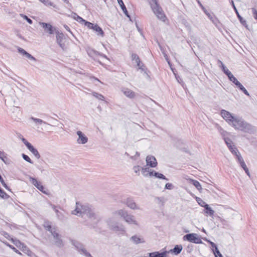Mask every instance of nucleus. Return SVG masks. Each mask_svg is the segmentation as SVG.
Segmentation results:
<instances>
[{"mask_svg":"<svg viewBox=\"0 0 257 257\" xmlns=\"http://www.w3.org/2000/svg\"><path fill=\"white\" fill-rule=\"evenodd\" d=\"M72 214L82 217L86 215L89 218L88 223L93 227L100 220L99 217L95 214L93 209L90 206L86 205H81L78 203H76V208L72 211Z\"/></svg>","mask_w":257,"mask_h":257,"instance_id":"nucleus-1","label":"nucleus"},{"mask_svg":"<svg viewBox=\"0 0 257 257\" xmlns=\"http://www.w3.org/2000/svg\"><path fill=\"white\" fill-rule=\"evenodd\" d=\"M226 121L234 128L248 133H253L255 129L254 126L244 121L241 118L233 116L230 112L226 110Z\"/></svg>","mask_w":257,"mask_h":257,"instance_id":"nucleus-2","label":"nucleus"},{"mask_svg":"<svg viewBox=\"0 0 257 257\" xmlns=\"http://www.w3.org/2000/svg\"><path fill=\"white\" fill-rule=\"evenodd\" d=\"M44 226L46 230L51 233L52 236V241L53 243L59 248L62 247L64 246V243L61 238V235L59 234L58 229L55 227H52L49 222H45Z\"/></svg>","mask_w":257,"mask_h":257,"instance_id":"nucleus-3","label":"nucleus"},{"mask_svg":"<svg viewBox=\"0 0 257 257\" xmlns=\"http://www.w3.org/2000/svg\"><path fill=\"white\" fill-rule=\"evenodd\" d=\"M148 1L152 11L158 19L163 22H165L166 17L162 10V9L158 4L157 0H148Z\"/></svg>","mask_w":257,"mask_h":257,"instance_id":"nucleus-4","label":"nucleus"},{"mask_svg":"<svg viewBox=\"0 0 257 257\" xmlns=\"http://www.w3.org/2000/svg\"><path fill=\"white\" fill-rule=\"evenodd\" d=\"M114 216H119L122 217L125 221L130 224L138 225L139 223L135 217L132 214H128L127 212L123 209H119L113 212Z\"/></svg>","mask_w":257,"mask_h":257,"instance_id":"nucleus-5","label":"nucleus"},{"mask_svg":"<svg viewBox=\"0 0 257 257\" xmlns=\"http://www.w3.org/2000/svg\"><path fill=\"white\" fill-rule=\"evenodd\" d=\"M112 216L106 220V223L108 225L109 227L115 231H118L121 233L125 232V228L122 224H119L116 221V217L117 216H114L113 213H112Z\"/></svg>","mask_w":257,"mask_h":257,"instance_id":"nucleus-6","label":"nucleus"},{"mask_svg":"<svg viewBox=\"0 0 257 257\" xmlns=\"http://www.w3.org/2000/svg\"><path fill=\"white\" fill-rule=\"evenodd\" d=\"M183 239L194 243L199 244L202 243L201 239L196 233L187 234L184 236Z\"/></svg>","mask_w":257,"mask_h":257,"instance_id":"nucleus-7","label":"nucleus"},{"mask_svg":"<svg viewBox=\"0 0 257 257\" xmlns=\"http://www.w3.org/2000/svg\"><path fill=\"white\" fill-rule=\"evenodd\" d=\"M22 141L23 143L25 145V146L27 147V149L34 155V156L37 159H40L41 157V156L38 152V150L35 149L32 145L28 142L26 139L23 138L22 139Z\"/></svg>","mask_w":257,"mask_h":257,"instance_id":"nucleus-8","label":"nucleus"},{"mask_svg":"<svg viewBox=\"0 0 257 257\" xmlns=\"http://www.w3.org/2000/svg\"><path fill=\"white\" fill-rule=\"evenodd\" d=\"M31 183L34 185L38 190L45 194H48V192L45 189L41 182L38 181L36 179L32 177H29Z\"/></svg>","mask_w":257,"mask_h":257,"instance_id":"nucleus-9","label":"nucleus"},{"mask_svg":"<svg viewBox=\"0 0 257 257\" xmlns=\"http://www.w3.org/2000/svg\"><path fill=\"white\" fill-rule=\"evenodd\" d=\"M226 145L234 156L239 153L234 143L226 138Z\"/></svg>","mask_w":257,"mask_h":257,"instance_id":"nucleus-10","label":"nucleus"},{"mask_svg":"<svg viewBox=\"0 0 257 257\" xmlns=\"http://www.w3.org/2000/svg\"><path fill=\"white\" fill-rule=\"evenodd\" d=\"M39 25L43 28L44 31L49 34H53L56 29L50 24L44 22H39Z\"/></svg>","mask_w":257,"mask_h":257,"instance_id":"nucleus-11","label":"nucleus"},{"mask_svg":"<svg viewBox=\"0 0 257 257\" xmlns=\"http://www.w3.org/2000/svg\"><path fill=\"white\" fill-rule=\"evenodd\" d=\"M77 135L78 136L77 139V142L79 144H85L87 143L88 139L86 135L81 131H78L76 132Z\"/></svg>","mask_w":257,"mask_h":257,"instance_id":"nucleus-12","label":"nucleus"},{"mask_svg":"<svg viewBox=\"0 0 257 257\" xmlns=\"http://www.w3.org/2000/svg\"><path fill=\"white\" fill-rule=\"evenodd\" d=\"M147 166L152 168L156 167L157 165V162L155 157L152 155H148L146 159Z\"/></svg>","mask_w":257,"mask_h":257,"instance_id":"nucleus-13","label":"nucleus"},{"mask_svg":"<svg viewBox=\"0 0 257 257\" xmlns=\"http://www.w3.org/2000/svg\"><path fill=\"white\" fill-rule=\"evenodd\" d=\"M230 3L231 4V5H232L234 11L235 12V13L237 15V17L240 23L242 24V25L244 26L246 28L248 29V25L246 23V21L245 20H244L243 18L239 15L236 8L235 6L233 1H231L230 2Z\"/></svg>","mask_w":257,"mask_h":257,"instance_id":"nucleus-14","label":"nucleus"},{"mask_svg":"<svg viewBox=\"0 0 257 257\" xmlns=\"http://www.w3.org/2000/svg\"><path fill=\"white\" fill-rule=\"evenodd\" d=\"M55 33L56 34V41L57 44L60 46V47L64 49L65 48V44L63 42L64 39V35L62 33H60L58 31H55Z\"/></svg>","mask_w":257,"mask_h":257,"instance_id":"nucleus-15","label":"nucleus"},{"mask_svg":"<svg viewBox=\"0 0 257 257\" xmlns=\"http://www.w3.org/2000/svg\"><path fill=\"white\" fill-rule=\"evenodd\" d=\"M125 203L128 207L132 209H140V207L136 204L135 201L131 198H127L125 201Z\"/></svg>","mask_w":257,"mask_h":257,"instance_id":"nucleus-16","label":"nucleus"},{"mask_svg":"<svg viewBox=\"0 0 257 257\" xmlns=\"http://www.w3.org/2000/svg\"><path fill=\"white\" fill-rule=\"evenodd\" d=\"M121 91L126 97L130 99H133L136 96L135 93L130 89L122 88Z\"/></svg>","mask_w":257,"mask_h":257,"instance_id":"nucleus-17","label":"nucleus"},{"mask_svg":"<svg viewBox=\"0 0 257 257\" xmlns=\"http://www.w3.org/2000/svg\"><path fill=\"white\" fill-rule=\"evenodd\" d=\"M226 75L228 77L229 80L231 81L235 86L240 82L233 76L231 72L226 68Z\"/></svg>","mask_w":257,"mask_h":257,"instance_id":"nucleus-18","label":"nucleus"},{"mask_svg":"<svg viewBox=\"0 0 257 257\" xmlns=\"http://www.w3.org/2000/svg\"><path fill=\"white\" fill-rule=\"evenodd\" d=\"M198 3L199 6L201 7L202 10L203 11L204 13L208 16V18L214 24H216V20L213 18V16L207 12L206 9L203 6L202 4L200 2V1H198Z\"/></svg>","mask_w":257,"mask_h":257,"instance_id":"nucleus-19","label":"nucleus"},{"mask_svg":"<svg viewBox=\"0 0 257 257\" xmlns=\"http://www.w3.org/2000/svg\"><path fill=\"white\" fill-rule=\"evenodd\" d=\"M167 252L166 251L159 252V251H155L149 253L150 257H167Z\"/></svg>","mask_w":257,"mask_h":257,"instance_id":"nucleus-20","label":"nucleus"},{"mask_svg":"<svg viewBox=\"0 0 257 257\" xmlns=\"http://www.w3.org/2000/svg\"><path fill=\"white\" fill-rule=\"evenodd\" d=\"M92 30L95 32L97 36H100L101 37L104 36V33L103 30L98 25L95 24Z\"/></svg>","mask_w":257,"mask_h":257,"instance_id":"nucleus-21","label":"nucleus"},{"mask_svg":"<svg viewBox=\"0 0 257 257\" xmlns=\"http://www.w3.org/2000/svg\"><path fill=\"white\" fill-rule=\"evenodd\" d=\"M30 119L33 120L34 122L35 123V125L39 126L43 123L44 124H48L46 122L43 121L42 119L37 118L34 117H31L30 118Z\"/></svg>","mask_w":257,"mask_h":257,"instance_id":"nucleus-22","label":"nucleus"},{"mask_svg":"<svg viewBox=\"0 0 257 257\" xmlns=\"http://www.w3.org/2000/svg\"><path fill=\"white\" fill-rule=\"evenodd\" d=\"M131 239L136 244L145 242V240L143 238H141L136 235L132 236Z\"/></svg>","mask_w":257,"mask_h":257,"instance_id":"nucleus-23","label":"nucleus"},{"mask_svg":"<svg viewBox=\"0 0 257 257\" xmlns=\"http://www.w3.org/2000/svg\"><path fill=\"white\" fill-rule=\"evenodd\" d=\"M72 244L75 246L78 249H79L80 251H82V249H84V247L83 246V245L76 240H72Z\"/></svg>","mask_w":257,"mask_h":257,"instance_id":"nucleus-24","label":"nucleus"},{"mask_svg":"<svg viewBox=\"0 0 257 257\" xmlns=\"http://www.w3.org/2000/svg\"><path fill=\"white\" fill-rule=\"evenodd\" d=\"M182 250V245H176L173 249L171 250V251L174 252L175 254H178L181 252Z\"/></svg>","mask_w":257,"mask_h":257,"instance_id":"nucleus-25","label":"nucleus"},{"mask_svg":"<svg viewBox=\"0 0 257 257\" xmlns=\"http://www.w3.org/2000/svg\"><path fill=\"white\" fill-rule=\"evenodd\" d=\"M205 213L208 215L212 216L214 214V211L207 204L205 207Z\"/></svg>","mask_w":257,"mask_h":257,"instance_id":"nucleus-26","label":"nucleus"},{"mask_svg":"<svg viewBox=\"0 0 257 257\" xmlns=\"http://www.w3.org/2000/svg\"><path fill=\"white\" fill-rule=\"evenodd\" d=\"M240 90L242 91L246 95L249 96V94L244 87L240 83H238L236 86Z\"/></svg>","mask_w":257,"mask_h":257,"instance_id":"nucleus-27","label":"nucleus"},{"mask_svg":"<svg viewBox=\"0 0 257 257\" xmlns=\"http://www.w3.org/2000/svg\"><path fill=\"white\" fill-rule=\"evenodd\" d=\"M240 167L244 170L245 173L250 177V173L247 168L244 161H242V162L239 163Z\"/></svg>","mask_w":257,"mask_h":257,"instance_id":"nucleus-28","label":"nucleus"},{"mask_svg":"<svg viewBox=\"0 0 257 257\" xmlns=\"http://www.w3.org/2000/svg\"><path fill=\"white\" fill-rule=\"evenodd\" d=\"M190 181L191 183H192L194 186L198 190H200L201 189L202 187H201V184H200V183L196 181V180H192V179H190Z\"/></svg>","mask_w":257,"mask_h":257,"instance_id":"nucleus-29","label":"nucleus"},{"mask_svg":"<svg viewBox=\"0 0 257 257\" xmlns=\"http://www.w3.org/2000/svg\"><path fill=\"white\" fill-rule=\"evenodd\" d=\"M141 170L142 174L145 177H148V173L150 171H151V169L148 167H144L141 168Z\"/></svg>","mask_w":257,"mask_h":257,"instance_id":"nucleus-30","label":"nucleus"},{"mask_svg":"<svg viewBox=\"0 0 257 257\" xmlns=\"http://www.w3.org/2000/svg\"><path fill=\"white\" fill-rule=\"evenodd\" d=\"M92 95L94 96L95 98H96L97 99H98V100H104V96L101 94H99L98 93H97L96 92H93L92 93Z\"/></svg>","mask_w":257,"mask_h":257,"instance_id":"nucleus-31","label":"nucleus"},{"mask_svg":"<svg viewBox=\"0 0 257 257\" xmlns=\"http://www.w3.org/2000/svg\"><path fill=\"white\" fill-rule=\"evenodd\" d=\"M154 176L157 178L168 180V179L163 174L159 172H155Z\"/></svg>","mask_w":257,"mask_h":257,"instance_id":"nucleus-32","label":"nucleus"},{"mask_svg":"<svg viewBox=\"0 0 257 257\" xmlns=\"http://www.w3.org/2000/svg\"><path fill=\"white\" fill-rule=\"evenodd\" d=\"M40 2H41L42 3H43L45 6H52L53 7H55V6L54 5V4L51 2L50 0H39Z\"/></svg>","mask_w":257,"mask_h":257,"instance_id":"nucleus-33","label":"nucleus"},{"mask_svg":"<svg viewBox=\"0 0 257 257\" xmlns=\"http://www.w3.org/2000/svg\"><path fill=\"white\" fill-rule=\"evenodd\" d=\"M0 159L5 163H6V160L8 159L6 154L4 152L0 151Z\"/></svg>","mask_w":257,"mask_h":257,"instance_id":"nucleus-34","label":"nucleus"},{"mask_svg":"<svg viewBox=\"0 0 257 257\" xmlns=\"http://www.w3.org/2000/svg\"><path fill=\"white\" fill-rule=\"evenodd\" d=\"M73 15V18L75 20H76L77 22L81 23H83V22H84V20L78 15H77L76 14L74 13Z\"/></svg>","mask_w":257,"mask_h":257,"instance_id":"nucleus-35","label":"nucleus"},{"mask_svg":"<svg viewBox=\"0 0 257 257\" xmlns=\"http://www.w3.org/2000/svg\"><path fill=\"white\" fill-rule=\"evenodd\" d=\"M212 250L216 257H223L217 247H215Z\"/></svg>","mask_w":257,"mask_h":257,"instance_id":"nucleus-36","label":"nucleus"},{"mask_svg":"<svg viewBox=\"0 0 257 257\" xmlns=\"http://www.w3.org/2000/svg\"><path fill=\"white\" fill-rule=\"evenodd\" d=\"M234 156L239 164L244 161L240 153H237V155H235Z\"/></svg>","mask_w":257,"mask_h":257,"instance_id":"nucleus-37","label":"nucleus"},{"mask_svg":"<svg viewBox=\"0 0 257 257\" xmlns=\"http://www.w3.org/2000/svg\"><path fill=\"white\" fill-rule=\"evenodd\" d=\"M83 23L84 24L85 26H87V28H88L90 29H93L95 24H93L90 22L86 21L84 20V22H83Z\"/></svg>","mask_w":257,"mask_h":257,"instance_id":"nucleus-38","label":"nucleus"},{"mask_svg":"<svg viewBox=\"0 0 257 257\" xmlns=\"http://www.w3.org/2000/svg\"><path fill=\"white\" fill-rule=\"evenodd\" d=\"M20 16L22 18H23L24 19H25V20L27 21V22L30 24H32L33 23V21L31 19H30V18H29L26 15H25L24 14H20Z\"/></svg>","mask_w":257,"mask_h":257,"instance_id":"nucleus-39","label":"nucleus"},{"mask_svg":"<svg viewBox=\"0 0 257 257\" xmlns=\"http://www.w3.org/2000/svg\"><path fill=\"white\" fill-rule=\"evenodd\" d=\"M0 196L3 199H7L9 195L0 188Z\"/></svg>","mask_w":257,"mask_h":257,"instance_id":"nucleus-40","label":"nucleus"},{"mask_svg":"<svg viewBox=\"0 0 257 257\" xmlns=\"http://www.w3.org/2000/svg\"><path fill=\"white\" fill-rule=\"evenodd\" d=\"M216 127L217 130L220 132L221 135H222V139L225 141V135L224 134V131L223 128H222L219 125L216 124Z\"/></svg>","mask_w":257,"mask_h":257,"instance_id":"nucleus-41","label":"nucleus"},{"mask_svg":"<svg viewBox=\"0 0 257 257\" xmlns=\"http://www.w3.org/2000/svg\"><path fill=\"white\" fill-rule=\"evenodd\" d=\"M197 201L200 206L204 208L205 207L206 205H207V204H206L203 200L199 198H197Z\"/></svg>","mask_w":257,"mask_h":257,"instance_id":"nucleus-42","label":"nucleus"},{"mask_svg":"<svg viewBox=\"0 0 257 257\" xmlns=\"http://www.w3.org/2000/svg\"><path fill=\"white\" fill-rule=\"evenodd\" d=\"M141 168L140 166H135L133 167L134 171L138 175H140V171L141 169Z\"/></svg>","mask_w":257,"mask_h":257,"instance_id":"nucleus-43","label":"nucleus"},{"mask_svg":"<svg viewBox=\"0 0 257 257\" xmlns=\"http://www.w3.org/2000/svg\"><path fill=\"white\" fill-rule=\"evenodd\" d=\"M22 157L24 159V160H25L26 161H27L31 164H33V162L32 161V160H31V159L30 158V157L28 156H27L24 154H23Z\"/></svg>","mask_w":257,"mask_h":257,"instance_id":"nucleus-44","label":"nucleus"},{"mask_svg":"<svg viewBox=\"0 0 257 257\" xmlns=\"http://www.w3.org/2000/svg\"><path fill=\"white\" fill-rule=\"evenodd\" d=\"M118 3L119 4L120 7H121V9L122 11H125L126 8H125V5H124L123 2L122 0H117Z\"/></svg>","mask_w":257,"mask_h":257,"instance_id":"nucleus-45","label":"nucleus"},{"mask_svg":"<svg viewBox=\"0 0 257 257\" xmlns=\"http://www.w3.org/2000/svg\"><path fill=\"white\" fill-rule=\"evenodd\" d=\"M18 50V52L20 53H21L22 55H23L25 57L26 56L27 54L28 53L24 49H23L21 48H19Z\"/></svg>","mask_w":257,"mask_h":257,"instance_id":"nucleus-46","label":"nucleus"},{"mask_svg":"<svg viewBox=\"0 0 257 257\" xmlns=\"http://www.w3.org/2000/svg\"><path fill=\"white\" fill-rule=\"evenodd\" d=\"M81 252L85 255L86 257H92L90 253H89L85 248L82 249Z\"/></svg>","mask_w":257,"mask_h":257,"instance_id":"nucleus-47","label":"nucleus"},{"mask_svg":"<svg viewBox=\"0 0 257 257\" xmlns=\"http://www.w3.org/2000/svg\"><path fill=\"white\" fill-rule=\"evenodd\" d=\"M251 11L254 19L257 20V10L255 8H252Z\"/></svg>","mask_w":257,"mask_h":257,"instance_id":"nucleus-48","label":"nucleus"},{"mask_svg":"<svg viewBox=\"0 0 257 257\" xmlns=\"http://www.w3.org/2000/svg\"><path fill=\"white\" fill-rule=\"evenodd\" d=\"M26 57L30 60H32V61H36L37 60L35 57H34L33 56H32L29 53L27 54Z\"/></svg>","mask_w":257,"mask_h":257,"instance_id":"nucleus-49","label":"nucleus"},{"mask_svg":"<svg viewBox=\"0 0 257 257\" xmlns=\"http://www.w3.org/2000/svg\"><path fill=\"white\" fill-rule=\"evenodd\" d=\"M165 187L167 189L171 190L173 188V185L171 183H167Z\"/></svg>","mask_w":257,"mask_h":257,"instance_id":"nucleus-50","label":"nucleus"},{"mask_svg":"<svg viewBox=\"0 0 257 257\" xmlns=\"http://www.w3.org/2000/svg\"><path fill=\"white\" fill-rule=\"evenodd\" d=\"M137 66L138 67V68L142 71H144L145 69L144 67V65L143 64L141 63V62L140 63H138L137 64Z\"/></svg>","mask_w":257,"mask_h":257,"instance_id":"nucleus-51","label":"nucleus"},{"mask_svg":"<svg viewBox=\"0 0 257 257\" xmlns=\"http://www.w3.org/2000/svg\"><path fill=\"white\" fill-rule=\"evenodd\" d=\"M206 240L211 245V247H212V249L213 250V249H214L215 248V247H217L216 244L212 242L211 241L209 240H207V239H206Z\"/></svg>","mask_w":257,"mask_h":257,"instance_id":"nucleus-52","label":"nucleus"},{"mask_svg":"<svg viewBox=\"0 0 257 257\" xmlns=\"http://www.w3.org/2000/svg\"><path fill=\"white\" fill-rule=\"evenodd\" d=\"M131 57L133 61H136V60L139 58V56L136 54H132Z\"/></svg>","mask_w":257,"mask_h":257,"instance_id":"nucleus-53","label":"nucleus"},{"mask_svg":"<svg viewBox=\"0 0 257 257\" xmlns=\"http://www.w3.org/2000/svg\"><path fill=\"white\" fill-rule=\"evenodd\" d=\"M3 185V187H5L7 190H10L9 187L7 186V185L5 183V181H4V183H1Z\"/></svg>","mask_w":257,"mask_h":257,"instance_id":"nucleus-54","label":"nucleus"},{"mask_svg":"<svg viewBox=\"0 0 257 257\" xmlns=\"http://www.w3.org/2000/svg\"><path fill=\"white\" fill-rule=\"evenodd\" d=\"M154 171H150L149 173H148V176L152 177L154 176Z\"/></svg>","mask_w":257,"mask_h":257,"instance_id":"nucleus-55","label":"nucleus"},{"mask_svg":"<svg viewBox=\"0 0 257 257\" xmlns=\"http://www.w3.org/2000/svg\"><path fill=\"white\" fill-rule=\"evenodd\" d=\"M123 11V13H124L125 15L127 17H128V18H129L130 19V15H129V14H128V12H127V10L126 9V11H125V10H124V11Z\"/></svg>","mask_w":257,"mask_h":257,"instance_id":"nucleus-56","label":"nucleus"},{"mask_svg":"<svg viewBox=\"0 0 257 257\" xmlns=\"http://www.w3.org/2000/svg\"><path fill=\"white\" fill-rule=\"evenodd\" d=\"M156 200H157V201H158V202H159V203H160V202H162V203H163V199H162V198H160V197H157V198H156Z\"/></svg>","mask_w":257,"mask_h":257,"instance_id":"nucleus-57","label":"nucleus"},{"mask_svg":"<svg viewBox=\"0 0 257 257\" xmlns=\"http://www.w3.org/2000/svg\"><path fill=\"white\" fill-rule=\"evenodd\" d=\"M164 57L165 58L166 60L167 61L168 64L171 66L170 62V61H169V59L168 58V57H167V55L164 54Z\"/></svg>","mask_w":257,"mask_h":257,"instance_id":"nucleus-58","label":"nucleus"},{"mask_svg":"<svg viewBox=\"0 0 257 257\" xmlns=\"http://www.w3.org/2000/svg\"><path fill=\"white\" fill-rule=\"evenodd\" d=\"M219 63H220L222 65V70L223 71L224 73H225V66H224L223 63L221 61H219Z\"/></svg>","mask_w":257,"mask_h":257,"instance_id":"nucleus-59","label":"nucleus"},{"mask_svg":"<svg viewBox=\"0 0 257 257\" xmlns=\"http://www.w3.org/2000/svg\"><path fill=\"white\" fill-rule=\"evenodd\" d=\"M3 234L7 238H9V237H10L9 234L6 232H4Z\"/></svg>","mask_w":257,"mask_h":257,"instance_id":"nucleus-60","label":"nucleus"},{"mask_svg":"<svg viewBox=\"0 0 257 257\" xmlns=\"http://www.w3.org/2000/svg\"><path fill=\"white\" fill-rule=\"evenodd\" d=\"M7 245H8L10 247L14 249L16 252H19V251L14 247H13L11 245L7 244Z\"/></svg>","mask_w":257,"mask_h":257,"instance_id":"nucleus-61","label":"nucleus"},{"mask_svg":"<svg viewBox=\"0 0 257 257\" xmlns=\"http://www.w3.org/2000/svg\"><path fill=\"white\" fill-rule=\"evenodd\" d=\"M225 110H222L221 111V115L222 116V117L224 118H225V112H224Z\"/></svg>","mask_w":257,"mask_h":257,"instance_id":"nucleus-62","label":"nucleus"},{"mask_svg":"<svg viewBox=\"0 0 257 257\" xmlns=\"http://www.w3.org/2000/svg\"><path fill=\"white\" fill-rule=\"evenodd\" d=\"M64 28H65V29H66L67 31H68L70 32L71 33V31H70V29H69V27H68V26H67V25H65V26H64Z\"/></svg>","mask_w":257,"mask_h":257,"instance_id":"nucleus-63","label":"nucleus"},{"mask_svg":"<svg viewBox=\"0 0 257 257\" xmlns=\"http://www.w3.org/2000/svg\"><path fill=\"white\" fill-rule=\"evenodd\" d=\"M52 207L56 213L58 212V210L56 208L55 205H52Z\"/></svg>","mask_w":257,"mask_h":257,"instance_id":"nucleus-64","label":"nucleus"}]
</instances>
